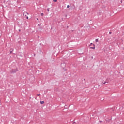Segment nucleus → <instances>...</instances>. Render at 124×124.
<instances>
[{"label": "nucleus", "instance_id": "obj_15", "mask_svg": "<svg viewBox=\"0 0 124 124\" xmlns=\"http://www.w3.org/2000/svg\"><path fill=\"white\" fill-rule=\"evenodd\" d=\"M93 46H94V44H93Z\"/></svg>", "mask_w": 124, "mask_h": 124}, {"label": "nucleus", "instance_id": "obj_2", "mask_svg": "<svg viewBox=\"0 0 124 124\" xmlns=\"http://www.w3.org/2000/svg\"><path fill=\"white\" fill-rule=\"evenodd\" d=\"M90 48H91V49H95V46L91 47Z\"/></svg>", "mask_w": 124, "mask_h": 124}, {"label": "nucleus", "instance_id": "obj_3", "mask_svg": "<svg viewBox=\"0 0 124 124\" xmlns=\"http://www.w3.org/2000/svg\"><path fill=\"white\" fill-rule=\"evenodd\" d=\"M95 41H96V42H98V41H99L98 39H96Z\"/></svg>", "mask_w": 124, "mask_h": 124}, {"label": "nucleus", "instance_id": "obj_12", "mask_svg": "<svg viewBox=\"0 0 124 124\" xmlns=\"http://www.w3.org/2000/svg\"><path fill=\"white\" fill-rule=\"evenodd\" d=\"M26 18H27V19H29V17H28V16H27V17H26Z\"/></svg>", "mask_w": 124, "mask_h": 124}, {"label": "nucleus", "instance_id": "obj_13", "mask_svg": "<svg viewBox=\"0 0 124 124\" xmlns=\"http://www.w3.org/2000/svg\"><path fill=\"white\" fill-rule=\"evenodd\" d=\"M91 45H93V43H91V45H90V46H91Z\"/></svg>", "mask_w": 124, "mask_h": 124}, {"label": "nucleus", "instance_id": "obj_5", "mask_svg": "<svg viewBox=\"0 0 124 124\" xmlns=\"http://www.w3.org/2000/svg\"><path fill=\"white\" fill-rule=\"evenodd\" d=\"M43 15H44V14H43V13L41 14V16H43Z\"/></svg>", "mask_w": 124, "mask_h": 124}, {"label": "nucleus", "instance_id": "obj_9", "mask_svg": "<svg viewBox=\"0 0 124 124\" xmlns=\"http://www.w3.org/2000/svg\"><path fill=\"white\" fill-rule=\"evenodd\" d=\"M53 1H54V2H57V0H53Z\"/></svg>", "mask_w": 124, "mask_h": 124}, {"label": "nucleus", "instance_id": "obj_17", "mask_svg": "<svg viewBox=\"0 0 124 124\" xmlns=\"http://www.w3.org/2000/svg\"><path fill=\"white\" fill-rule=\"evenodd\" d=\"M37 20H38V18H37Z\"/></svg>", "mask_w": 124, "mask_h": 124}, {"label": "nucleus", "instance_id": "obj_1", "mask_svg": "<svg viewBox=\"0 0 124 124\" xmlns=\"http://www.w3.org/2000/svg\"><path fill=\"white\" fill-rule=\"evenodd\" d=\"M41 104H44V102L43 101H40Z\"/></svg>", "mask_w": 124, "mask_h": 124}, {"label": "nucleus", "instance_id": "obj_14", "mask_svg": "<svg viewBox=\"0 0 124 124\" xmlns=\"http://www.w3.org/2000/svg\"><path fill=\"white\" fill-rule=\"evenodd\" d=\"M19 31H21V30H19Z\"/></svg>", "mask_w": 124, "mask_h": 124}, {"label": "nucleus", "instance_id": "obj_4", "mask_svg": "<svg viewBox=\"0 0 124 124\" xmlns=\"http://www.w3.org/2000/svg\"><path fill=\"white\" fill-rule=\"evenodd\" d=\"M12 51H13V49H10V53H12Z\"/></svg>", "mask_w": 124, "mask_h": 124}, {"label": "nucleus", "instance_id": "obj_6", "mask_svg": "<svg viewBox=\"0 0 124 124\" xmlns=\"http://www.w3.org/2000/svg\"><path fill=\"white\" fill-rule=\"evenodd\" d=\"M47 11H48V12H49V11H50V9H49V8L47 9Z\"/></svg>", "mask_w": 124, "mask_h": 124}, {"label": "nucleus", "instance_id": "obj_18", "mask_svg": "<svg viewBox=\"0 0 124 124\" xmlns=\"http://www.w3.org/2000/svg\"><path fill=\"white\" fill-rule=\"evenodd\" d=\"M30 98H31V97H30Z\"/></svg>", "mask_w": 124, "mask_h": 124}, {"label": "nucleus", "instance_id": "obj_10", "mask_svg": "<svg viewBox=\"0 0 124 124\" xmlns=\"http://www.w3.org/2000/svg\"><path fill=\"white\" fill-rule=\"evenodd\" d=\"M109 34H111V33H112V32L109 31Z\"/></svg>", "mask_w": 124, "mask_h": 124}, {"label": "nucleus", "instance_id": "obj_16", "mask_svg": "<svg viewBox=\"0 0 124 124\" xmlns=\"http://www.w3.org/2000/svg\"><path fill=\"white\" fill-rule=\"evenodd\" d=\"M27 14H28V13H26Z\"/></svg>", "mask_w": 124, "mask_h": 124}, {"label": "nucleus", "instance_id": "obj_11", "mask_svg": "<svg viewBox=\"0 0 124 124\" xmlns=\"http://www.w3.org/2000/svg\"><path fill=\"white\" fill-rule=\"evenodd\" d=\"M37 95L39 96V95H40V94H37Z\"/></svg>", "mask_w": 124, "mask_h": 124}, {"label": "nucleus", "instance_id": "obj_8", "mask_svg": "<svg viewBox=\"0 0 124 124\" xmlns=\"http://www.w3.org/2000/svg\"><path fill=\"white\" fill-rule=\"evenodd\" d=\"M106 83V82H102V84H103L104 85H105V84Z\"/></svg>", "mask_w": 124, "mask_h": 124}, {"label": "nucleus", "instance_id": "obj_7", "mask_svg": "<svg viewBox=\"0 0 124 124\" xmlns=\"http://www.w3.org/2000/svg\"><path fill=\"white\" fill-rule=\"evenodd\" d=\"M67 8H69V7H70V6L68 5H67Z\"/></svg>", "mask_w": 124, "mask_h": 124}]
</instances>
